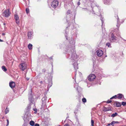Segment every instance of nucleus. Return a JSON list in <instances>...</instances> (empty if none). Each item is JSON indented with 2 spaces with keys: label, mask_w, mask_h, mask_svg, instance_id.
I'll use <instances>...</instances> for the list:
<instances>
[{
  "label": "nucleus",
  "mask_w": 126,
  "mask_h": 126,
  "mask_svg": "<svg viewBox=\"0 0 126 126\" xmlns=\"http://www.w3.org/2000/svg\"><path fill=\"white\" fill-rule=\"evenodd\" d=\"M70 10H68L67 11V14L68 15L69 14H70Z\"/></svg>",
  "instance_id": "38"
},
{
  "label": "nucleus",
  "mask_w": 126,
  "mask_h": 126,
  "mask_svg": "<svg viewBox=\"0 0 126 126\" xmlns=\"http://www.w3.org/2000/svg\"><path fill=\"white\" fill-rule=\"evenodd\" d=\"M118 115V113L117 112H115V113H113L111 115V116L112 117H114L117 115Z\"/></svg>",
  "instance_id": "25"
},
{
  "label": "nucleus",
  "mask_w": 126,
  "mask_h": 126,
  "mask_svg": "<svg viewBox=\"0 0 126 126\" xmlns=\"http://www.w3.org/2000/svg\"><path fill=\"white\" fill-rule=\"evenodd\" d=\"M76 74H75V75H76Z\"/></svg>",
  "instance_id": "54"
},
{
  "label": "nucleus",
  "mask_w": 126,
  "mask_h": 126,
  "mask_svg": "<svg viewBox=\"0 0 126 126\" xmlns=\"http://www.w3.org/2000/svg\"><path fill=\"white\" fill-rule=\"evenodd\" d=\"M47 97L46 96H44L42 99V104H46V103Z\"/></svg>",
  "instance_id": "14"
},
{
  "label": "nucleus",
  "mask_w": 126,
  "mask_h": 126,
  "mask_svg": "<svg viewBox=\"0 0 126 126\" xmlns=\"http://www.w3.org/2000/svg\"><path fill=\"white\" fill-rule=\"evenodd\" d=\"M7 124L6 126H8L9 124V121L8 119L7 120Z\"/></svg>",
  "instance_id": "40"
},
{
  "label": "nucleus",
  "mask_w": 126,
  "mask_h": 126,
  "mask_svg": "<svg viewBox=\"0 0 126 126\" xmlns=\"http://www.w3.org/2000/svg\"><path fill=\"white\" fill-rule=\"evenodd\" d=\"M10 13L9 9L5 10L3 13V16L6 17H8L10 15Z\"/></svg>",
  "instance_id": "5"
},
{
  "label": "nucleus",
  "mask_w": 126,
  "mask_h": 126,
  "mask_svg": "<svg viewBox=\"0 0 126 126\" xmlns=\"http://www.w3.org/2000/svg\"><path fill=\"white\" fill-rule=\"evenodd\" d=\"M3 24L4 25H5V23H3Z\"/></svg>",
  "instance_id": "50"
},
{
  "label": "nucleus",
  "mask_w": 126,
  "mask_h": 126,
  "mask_svg": "<svg viewBox=\"0 0 126 126\" xmlns=\"http://www.w3.org/2000/svg\"><path fill=\"white\" fill-rule=\"evenodd\" d=\"M43 72H45V69H43Z\"/></svg>",
  "instance_id": "46"
},
{
  "label": "nucleus",
  "mask_w": 126,
  "mask_h": 126,
  "mask_svg": "<svg viewBox=\"0 0 126 126\" xmlns=\"http://www.w3.org/2000/svg\"><path fill=\"white\" fill-rule=\"evenodd\" d=\"M33 110L34 111H35V112H34V113H36L37 111V109L36 108H34V109H33Z\"/></svg>",
  "instance_id": "37"
},
{
  "label": "nucleus",
  "mask_w": 126,
  "mask_h": 126,
  "mask_svg": "<svg viewBox=\"0 0 126 126\" xmlns=\"http://www.w3.org/2000/svg\"><path fill=\"white\" fill-rule=\"evenodd\" d=\"M119 122L118 121H113L112 122L110 123L109 124L108 126H109L110 125H113L114 124L116 123H118Z\"/></svg>",
  "instance_id": "20"
},
{
  "label": "nucleus",
  "mask_w": 126,
  "mask_h": 126,
  "mask_svg": "<svg viewBox=\"0 0 126 126\" xmlns=\"http://www.w3.org/2000/svg\"><path fill=\"white\" fill-rule=\"evenodd\" d=\"M84 9L85 10V9H87L86 8H84Z\"/></svg>",
  "instance_id": "53"
},
{
  "label": "nucleus",
  "mask_w": 126,
  "mask_h": 126,
  "mask_svg": "<svg viewBox=\"0 0 126 126\" xmlns=\"http://www.w3.org/2000/svg\"><path fill=\"white\" fill-rule=\"evenodd\" d=\"M59 4L58 1L57 0H54L53 1L51 4V6L54 8H56L57 7Z\"/></svg>",
  "instance_id": "3"
},
{
  "label": "nucleus",
  "mask_w": 126,
  "mask_h": 126,
  "mask_svg": "<svg viewBox=\"0 0 126 126\" xmlns=\"http://www.w3.org/2000/svg\"><path fill=\"white\" fill-rule=\"evenodd\" d=\"M80 4V2L79 1L78 2L77 4L78 6H79Z\"/></svg>",
  "instance_id": "42"
},
{
  "label": "nucleus",
  "mask_w": 126,
  "mask_h": 126,
  "mask_svg": "<svg viewBox=\"0 0 126 126\" xmlns=\"http://www.w3.org/2000/svg\"><path fill=\"white\" fill-rule=\"evenodd\" d=\"M95 77L94 74H90L88 77V79L90 81H93L95 79Z\"/></svg>",
  "instance_id": "6"
},
{
  "label": "nucleus",
  "mask_w": 126,
  "mask_h": 126,
  "mask_svg": "<svg viewBox=\"0 0 126 126\" xmlns=\"http://www.w3.org/2000/svg\"><path fill=\"white\" fill-rule=\"evenodd\" d=\"M31 108V105H29L27 107V110L28 111H29V110Z\"/></svg>",
  "instance_id": "29"
},
{
  "label": "nucleus",
  "mask_w": 126,
  "mask_h": 126,
  "mask_svg": "<svg viewBox=\"0 0 126 126\" xmlns=\"http://www.w3.org/2000/svg\"><path fill=\"white\" fill-rule=\"evenodd\" d=\"M5 112L6 114L8 113L9 111V109H8L7 108L5 110Z\"/></svg>",
  "instance_id": "28"
},
{
  "label": "nucleus",
  "mask_w": 126,
  "mask_h": 126,
  "mask_svg": "<svg viewBox=\"0 0 126 126\" xmlns=\"http://www.w3.org/2000/svg\"><path fill=\"white\" fill-rule=\"evenodd\" d=\"M111 44L110 43H107L106 44V45L107 46L109 47H111Z\"/></svg>",
  "instance_id": "31"
},
{
  "label": "nucleus",
  "mask_w": 126,
  "mask_h": 126,
  "mask_svg": "<svg viewBox=\"0 0 126 126\" xmlns=\"http://www.w3.org/2000/svg\"><path fill=\"white\" fill-rule=\"evenodd\" d=\"M79 87V86H78V83H74V87L76 89L77 88V87Z\"/></svg>",
  "instance_id": "27"
},
{
  "label": "nucleus",
  "mask_w": 126,
  "mask_h": 126,
  "mask_svg": "<svg viewBox=\"0 0 126 126\" xmlns=\"http://www.w3.org/2000/svg\"><path fill=\"white\" fill-rule=\"evenodd\" d=\"M29 99L31 103L32 102V101L33 99V98L32 97L31 94H30L29 96Z\"/></svg>",
  "instance_id": "17"
},
{
  "label": "nucleus",
  "mask_w": 126,
  "mask_h": 126,
  "mask_svg": "<svg viewBox=\"0 0 126 126\" xmlns=\"http://www.w3.org/2000/svg\"><path fill=\"white\" fill-rule=\"evenodd\" d=\"M26 11L27 14H28L29 12V10L28 8H26Z\"/></svg>",
  "instance_id": "32"
},
{
  "label": "nucleus",
  "mask_w": 126,
  "mask_h": 126,
  "mask_svg": "<svg viewBox=\"0 0 126 126\" xmlns=\"http://www.w3.org/2000/svg\"><path fill=\"white\" fill-rule=\"evenodd\" d=\"M30 124L31 126H33L35 125V123L34 121L32 120L30 122Z\"/></svg>",
  "instance_id": "24"
},
{
  "label": "nucleus",
  "mask_w": 126,
  "mask_h": 126,
  "mask_svg": "<svg viewBox=\"0 0 126 126\" xmlns=\"http://www.w3.org/2000/svg\"><path fill=\"white\" fill-rule=\"evenodd\" d=\"M53 57V56H52V57H50V58H49V59H51V60H52V61H53L52 59V57Z\"/></svg>",
  "instance_id": "44"
},
{
  "label": "nucleus",
  "mask_w": 126,
  "mask_h": 126,
  "mask_svg": "<svg viewBox=\"0 0 126 126\" xmlns=\"http://www.w3.org/2000/svg\"><path fill=\"white\" fill-rule=\"evenodd\" d=\"M105 57H107V55H106V56H105Z\"/></svg>",
  "instance_id": "57"
},
{
  "label": "nucleus",
  "mask_w": 126,
  "mask_h": 126,
  "mask_svg": "<svg viewBox=\"0 0 126 126\" xmlns=\"http://www.w3.org/2000/svg\"><path fill=\"white\" fill-rule=\"evenodd\" d=\"M117 95V97L119 99H121L123 97H124L123 95L121 94H118Z\"/></svg>",
  "instance_id": "18"
},
{
  "label": "nucleus",
  "mask_w": 126,
  "mask_h": 126,
  "mask_svg": "<svg viewBox=\"0 0 126 126\" xmlns=\"http://www.w3.org/2000/svg\"><path fill=\"white\" fill-rule=\"evenodd\" d=\"M75 82H76V79H75Z\"/></svg>",
  "instance_id": "56"
},
{
  "label": "nucleus",
  "mask_w": 126,
  "mask_h": 126,
  "mask_svg": "<svg viewBox=\"0 0 126 126\" xmlns=\"http://www.w3.org/2000/svg\"><path fill=\"white\" fill-rule=\"evenodd\" d=\"M14 18L16 20V23L17 24H19V17L17 14L15 15Z\"/></svg>",
  "instance_id": "9"
},
{
  "label": "nucleus",
  "mask_w": 126,
  "mask_h": 126,
  "mask_svg": "<svg viewBox=\"0 0 126 126\" xmlns=\"http://www.w3.org/2000/svg\"><path fill=\"white\" fill-rule=\"evenodd\" d=\"M9 85L12 88H14L15 86V84L14 82L12 81L9 83Z\"/></svg>",
  "instance_id": "12"
},
{
  "label": "nucleus",
  "mask_w": 126,
  "mask_h": 126,
  "mask_svg": "<svg viewBox=\"0 0 126 126\" xmlns=\"http://www.w3.org/2000/svg\"><path fill=\"white\" fill-rule=\"evenodd\" d=\"M96 55L98 57H101L103 54V51L100 49L98 50L96 52Z\"/></svg>",
  "instance_id": "7"
},
{
  "label": "nucleus",
  "mask_w": 126,
  "mask_h": 126,
  "mask_svg": "<svg viewBox=\"0 0 126 126\" xmlns=\"http://www.w3.org/2000/svg\"><path fill=\"white\" fill-rule=\"evenodd\" d=\"M121 37L120 36L119 34H116L115 32L111 33L110 35V39L111 42H117L119 40Z\"/></svg>",
  "instance_id": "2"
},
{
  "label": "nucleus",
  "mask_w": 126,
  "mask_h": 126,
  "mask_svg": "<svg viewBox=\"0 0 126 126\" xmlns=\"http://www.w3.org/2000/svg\"><path fill=\"white\" fill-rule=\"evenodd\" d=\"M82 101L83 102L85 103L86 102V100L85 98H83L82 99Z\"/></svg>",
  "instance_id": "33"
},
{
  "label": "nucleus",
  "mask_w": 126,
  "mask_h": 126,
  "mask_svg": "<svg viewBox=\"0 0 126 126\" xmlns=\"http://www.w3.org/2000/svg\"><path fill=\"white\" fill-rule=\"evenodd\" d=\"M5 33H2V35H3V36L4 35H5Z\"/></svg>",
  "instance_id": "45"
},
{
  "label": "nucleus",
  "mask_w": 126,
  "mask_h": 126,
  "mask_svg": "<svg viewBox=\"0 0 126 126\" xmlns=\"http://www.w3.org/2000/svg\"><path fill=\"white\" fill-rule=\"evenodd\" d=\"M122 105L124 106L126 105V102H122Z\"/></svg>",
  "instance_id": "36"
},
{
  "label": "nucleus",
  "mask_w": 126,
  "mask_h": 126,
  "mask_svg": "<svg viewBox=\"0 0 126 126\" xmlns=\"http://www.w3.org/2000/svg\"><path fill=\"white\" fill-rule=\"evenodd\" d=\"M34 126H39V125L38 124L36 123L34 125Z\"/></svg>",
  "instance_id": "41"
},
{
  "label": "nucleus",
  "mask_w": 126,
  "mask_h": 126,
  "mask_svg": "<svg viewBox=\"0 0 126 126\" xmlns=\"http://www.w3.org/2000/svg\"><path fill=\"white\" fill-rule=\"evenodd\" d=\"M117 17H118V18H117V24L116 25V26L117 27H118V28L119 27L120 24V22L119 20V18L118 17V16H117Z\"/></svg>",
  "instance_id": "21"
},
{
  "label": "nucleus",
  "mask_w": 126,
  "mask_h": 126,
  "mask_svg": "<svg viewBox=\"0 0 126 126\" xmlns=\"http://www.w3.org/2000/svg\"><path fill=\"white\" fill-rule=\"evenodd\" d=\"M65 36L66 37V39L67 40H68V37L67 36L68 34H67V33L66 31H65Z\"/></svg>",
  "instance_id": "30"
},
{
  "label": "nucleus",
  "mask_w": 126,
  "mask_h": 126,
  "mask_svg": "<svg viewBox=\"0 0 126 126\" xmlns=\"http://www.w3.org/2000/svg\"><path fill=\"white\" fill-rule=\"evenodd\" d=\"M67 21L68 22V20H67Z\"/></svg>",
  "instance_id": "55"
},
{
  "label": "nucleus",
  "mask_w": 126,
  "mask_h": 126,
  "mask_svg": "<svg viewBox=\"0 0 126 126\" xmlns=\"http://www.w3.org/2000/svg\"><path fill=\"white\" fill-rule=\"evenodd\" d=\"M104 3L106 5H109L111 2V0H103Z\"/></svg>",
  "instance_id": "11"
},
{
  "label": "nucleus",
  "mask_w": 126,
  "mask_h": 126,
  "mask_svg": "<svg viewBox=\"0 0 126 126\" xmlns=\"http://www.w3.org/2000/svg\"><path fill=\"white\" fill-rule=\"evenodd\" d=\"M77 90L79 93L81 92L82 90V89L80 87H78L76 89Z\"/></svg>",
  "instance_id": "22"
},
{
  "label": "nucleus",
  "mask_w": 126,
  "mask_h": 126,
  "mask_svg": "<svg viewBox=\"0 0 126 126\" xmlns=\"http://www.w3.org/2000/svg\"><path fill=\"white\" fill-rule=\"evenodd\" d=\"M19 67L22 71H24L27 68V65L25 63L20 64L19 65Z\"/></svg>",
  "instance_id": "4"
},
{
  "label": "nucleus",
  "mask_w": 126,
  "mask_h": 126,
  "mask_svg": "<svg viewBox=\"0 0 126 126\" xmlns=\"http://www.w3.org/2000/svg\"><path fill=\"white\" fill-rule=\"evenodd\" d=\"M33 32L31 31H29L28 33V38L31 39L32 38L33 36Z\"/></svg>",
  "instance_id": "10"
},
{
  "label": "nucleus",
  "mask_w": 126,
  "mask_h": 126,
  "mask_svg": "<svg viewBox=\"0 0 126 126\" xmlns=\"http://www.w3.org/2000/svg\"><path fill=\"white\" fill-rule=\"evenodd\" d=\"M29 79H28V78L27 79V80H29Z\"/></svg>",
  "instance_id": "52"
},
{
  "label": "nucleus",
  "mask_w": 126,
  "mask_h": 126,
  "mask_svg": "<svg viewBox=\"0 0 126 126\" xmlns=\"http://www.w3.org/2000/svg\"><path fill=\"white\" fill-rule=\"evenodd\" d=\"M48 75L49 76L50 75V79L48 82V87H50L52 85V74H51L50 73L48 74Z\"/></svg>",
  "instance_id": "8"
},
{
  "label": "nucleus",
  "mask_w": 126,
  "mask_h": 126,
  "mask_svg": "<svg viewBox=\"0 0 126 126\" xmlns=\"http://www.w3.org/2000/svg\"><path fill=\"white\" fill-rule=\"evenodd\" d=\"M61 126L60 125H57V126Z\"/></svg>",
  "instance_id": "51"
},
{
  "label": "nucleus",
  "mask_w": 126,
  "mask_h": 126,
  "mask_svg": "<svg viewBox=\"0 0 126 126\" xmlns=\"http://www.w3.org/2000/svg\"><path fill=\"white\" fill-rule=\"evenodd\" d=\"M68 117H69V116L67 117V118H68Z\"/></svg>",
  "instance_id": "58"
},
{
  "label": "nucleus",
  "mask_w": 126,
  "mask_h": 126,
  "mask_svg": "<svg viewBox=\"0 0 126 126\" xmlns=\"http://www.w3.org/2000/svg\"><path fill=\"white\" fill-rule=\"evenodd\" d=\"M4 118V117L3 116L2 117V119H3Z\"/></svg>",
  "instance_id": "49"
},
{
  "label": "nucleus",
  "mask_w": 126,
  "mask_h": 126,
  "mask_svg": "<svg viewBox=\"0 0 126 126\" xmlns=\"http://www.w3.org/2000/svg\"><path fill=\"white\" fill-rule=\"evenodd\" d=\"M69 43L71 45L70 47L66 46L64 48V49L65 53H67V54L68 55L69 58L72 62L74 68L76 70L78 69V64L77 62L78 60L77 59L78 57L75 51V42L73 38H71V40L70 41Z\"/></svg>",
  "instance_id": "1"
},
{
  "label": "nucleus",
  "mask_w": 126,
  "mask_h": 126,
  "mask_svg": "<svg viewBox=\"0 0 126 126\" xmlns=\"http://www.w3.org/2000/svg\"><path fill=\"white\" fill-rule=\"evenodd\" d=\"M2 69L4 72H6L7 70V69L6 68L5 66H3L2 67Z\"/></svg>",
  "instance_id": "26"
},
{
  "label": "nucleus",
  "mask_w": 126,
  "mask_h": 126,
  "mask_svg": "<svg viewBox=\"0 0 126 126\" xmlns=\"http://www.w3.org/2000/svg\"><path fill=\"white\" fill-rule=\"evenodd\" d=\"M111 101V100H108L107 101L106 103H110Z\"/></svg>",
  "instance_id": "39"
},
{
  "label": "nucleus",
  "mask_w": 126,
  "mask_h": 126,
  "mask_svg": "<svg viewBox=\"0 0 126 126\" xmlns=\"http://www.w3.org/2000/svg\"><path fill=\"white\" fill-rule=\"evenodd\" d=\"M114 105L115 106L116 105V106L117 107H120L121 105V103L118 102H116L114 104Z\"/></svg>",
  "instance_id": "16"
},
{
  "label": "nucleus",
  "mask_w": 126,
  "mask_h": 126,
  "mask_svg": "<svg viewBox=\"0 0 126 126\" xmlns=\"http://www.w3.org/2000/svg\"><path fill=\"white\" fill-rule=\"evenodd\" d=\"M48 89L47 91H48Z\"/></svg>",
  "instance_id": "59"
},
{
  "label": "nucleus",
  "mask_w": 126,
  "mask_h": 126,
  "mask_svg": "<svg viewBox=\"0 0 126 126\" xmlns=\"http://www.w3.org/2000/svg\"><path fill=\"white\" fill-rule=\"evenodd\" d=\"M111 110V109L110 108H106L105 107H104L103 108V110L105 111H107Z\"/></svg>",
  "instance_id": "19"
},
{
  "label": "nucleus",
  "mask_w": 126,
  "mask_h": 126,
  "mask_svg": "<svg viewBox=\"0 0 126 126\" xmlns=\"http://www.w3.org/2000/svg\"><path fill=\"white\" fill-rule=\"evenodd\" d=\"M32 45L31 44H29L28 46V48L30 50H31L32 49Z\"/></svg>",
  "instance_id": "23"
},
{
  "label": "nucleus",
  "mask_w": 126,
  "mask_h": 126,
  "mask_svg": "<svg viewBox=\"0 0 126 126\" xmlns=\"http://www.w3.org/2000/svg\"><path fill=\"white\" fill-rule=\"evenodd\" d=\"M52 69L53 70V65H52Z\"/></svg>",
  "instance_id": "48"
},
{
  "label": "nucleus",
  "mask_w": 126,
  "mask_h": 126,
  "mask_svg": "<svg viewBox=\"0 0 126 126\" xmlns=\"http://www.w3.org/2000/svg\"><path fill=\"white\" fill-rule=\"evenodd\" d=\"M3 41V40H1V39H0V42H2Z\"/></svg>",
  "instance_id": "47"
},
{
  "label": "nucleus",
  "mask_w": 126,
  "mask_h": 126,
  "mask_svg": "<svg viewBox=\"0 0 126 126\" xmlns=\"http://www.w3.org/2000/svg\"><path fill=\"white\" fill-rule=\"evenodd\" d=\"M91 126H94V121L93 120H91Z\"/></svg>",
  "instance_id": "35"
},
{
  "label": "nucleus",
  "mask_w": 126,
  "mask_h": 126,
  "mask_svg": "<svg viewBox=\"0 0 126 126\" xmlns=\"http://www.w3.org/2000/svg\"><path fill=\"white\" fill-rule=\"evenodd\" d=\"M101 10H99V14H100V19L101 21L102 22V26L103 24L104 23V20H103V18L102 17V16L101 15Z\"/></svg>",
  "instance_id": "15"
},
{
  "label": "nucleus",
  "mask_w": 126,
  "mask_h": 126,
  "mask_svg": "<svg viewBox=\"0 0 126 126\" xmlns=\"http://www.w3.org/2000/svg\"><path fill=\"white\" fill-rule=\"evenodd\" d=\"M117 98V95H115L112 97H111L110 98V99H113V98Z\"/></svg>",
  "instance_id": "34"
},
{
  "label": "nucleus",
  "mask_w": 126,
  "mask_h": 126,
  "mask_svg": "<svg viewBox=\"0 0 126 126\" xmlns=\"http://www.w3.org/2000/svg\"><path fill=\"white\" fill-rule=\"evenodd\" d=\"M91 2V5L92 7H93L96 6L95 2L94 1V0H90Z\"/></svg>",
  "instance_id": "13"
},
{
  "label": "nucleus",
  "mask_w": 126,
  "mask_h": 126,
  "mask_svg": "<svg viewBox=\"0 0 126 126\" xmlns=\"http://www.w3.org/2000/svg\"><path fill=\"white\" fill-rule=\"evenodd\" d=\"M64 126H70L68 124H66L65 125H64Z\"/></svg>",
  "instance_id": "43"
}]
</instances>
